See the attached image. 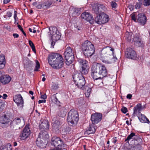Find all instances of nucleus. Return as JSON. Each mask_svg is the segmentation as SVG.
Masks as SVG:
<instances>
[{
    "instance_id": "13d9d810",
    "label": "nucleus",
    "mask_w": 150,
    "mask_h": 150,
    "mask_svg": "<svg viewBox=\"0 0 150 150\" xmlns=\"http://www.w3.org/2000/svg\"><path fill=\"white\" fill-rule=\"evenodd\" d=\"M134 138L136 140V141H139V142H141V141H142V139L138 137H134Z\"/></svg>"
},
{
    "instance_id": "4d7b16f0",
    "label": "nucleus",
    "mask_w": 150,
    "mask_h": 150,
    "mask_svg": "<svg viewBox=\"0 0 150 150\" xmlns=\"http://www.w3.org/2000/svg\"><path fill=\"white\" fill-rule=\"evenodd\" d=\"M7 16L8 17H10L12 16V13L11 12L8 11L7 13Z\"/></svg>"
},
{
    "instance_id": "f257e3e1",
    "label": "nucleus",
    "mask_w": 150,
    "mask_h": 150,
    "mask_svg": "<svg viewBox=\"0 0 150 150\" xmlns=\"http://www.w3.org/2000/svg\"><path fill=\"white\" fill-rule=\"evenodd\" d=\"M107 74V71L104 65L95 63L93 65L91 69V75L96 80L103 78Z\"/></svg>"
},
{
    "instance_id": "412c9836",
    "label": "nucleus",
    "mask_w": 150,
    "mask_h": 150,
    "mask_svg": "<svg viewBox=\"0 0 150 150\" xmlns=\"http://www.w3.org/2000/svg\"><path fill=\"white\" fill-rule=\"evenodd\" d=\"M133 40L135 45L138 47H143L144 44L141 38H139L138 35H136L133 38Z\"/></svg>"
},
{
    "instance_id": "9d476101",
    "label": "nucleus",
    "mask_w": 150,
    "mask_h": 150,
    "mask_svg": "<svg viewBox=\"0 0 150 150\" xmlns=\"http://www.w3.org/2000/svg\"><path fill=\"white\" fill-rule=\"evenodd\" d=\"M99 15L95 18L94 21L96 23L101 25L108 21V18L107 15L104 13H101Z\"/></svg>"
},
{
    "instance_id": "c9c22d12",
    "label": "nucleus",
    "mask_w": 150,
    "mask_h": 150,
    "mask_svg": "<svg viewBox=\"0 0 150 150\" xmlns=\"http://www.w3.org/2000/svg\"><path fill=\"white\" fill-rule=\"evenodd\" d=\"M1 122L3 124H6L9 122V120L6 118V116L5 115L2 118V120H1Z\"/></svg>"
},
{
    "instance_id": "2f4dec72",
    "label": "nucleus",
    "mask_w": 150,
    "mask_h": 150,
    "mask_svg": "<svg viewBox=\"0 0 150 150\" xmlns=\"http://www.w3.org/2000/svg\"><path fill=\"white\" fill-rule=\"evenodd\" d=\"M11 144L9 143L6 145H2L0 147V150H11Z\"/></svg>"
},
{
    "instance_id": "864d4df0",
    "label": "nucleus",
    "mask_w": 150,
    "mask_h": 150,
    "mask_svg": "<svg viewBox=\"0 0 150 150\" xmlns=\"http://www.w3.org/2000/svg\"><path fill=\"white\" fill-rule=\"evenodd\" d=\"M7 95L6 94H3L2 95H0V98L2 97L3 99H5L6 98V97H7Z\"/></svg>"
},
{
    "instance_id": "f3484780",
    "label": "nucleus",
    "mask_w": 150,
    "mask_h": 150,
    "mask_svg": "<svg viewBox=\"0 0 150 150\" xmlns=\"http://www.w3.org/2000/svg\"><path fill=\"white\" fill-rule=\"evenodd\" d=\"M82 18L89 21L91 24L94 22L93 18L91 15L88 12H84L81 15Z\"/></svg>"
},
{
    "instance_id": "6e6d98bb",
    "label": "nucleus",
    "mask_w": 150,
    "mask_h": 150,
    "mask_svg": "<svg viewBox=\"0 0 150 150\" xmlns=\"http://www.w3.org/2000/svg\"><path fill=\"white\" fill-rule=\"evenodd\" d=\"M134 6L132 5H129L128 6L129 8L130 11L133 10L134 9Z\"/></svg>"
},
{
    "instance_id": "dca6fc26",
    "label": "nucleus",
    "mask_w": 150,
    "mask_h": 150,
    "mask_svg": "<svg viewBox=\"0 0 150 150\" xmlns=\"http://www.w3.org/2000/svg\"><path fill=\"white\" fill-rule=\"evenodd\" d=\"M30 132L29 125H26L24 128L23 131L20 135L21 140H24L27 138L30 134Z\"/></svg>"
},
{
    "instance_id": "ddd939ff",
    "label": "nucleus",
    "mask_w": 150,
    "mask_h": 150,
    "mask_svg": "<svg viewBox=\"0 0 150 150\" xmlns=\"http://www.w3.org/2000/svg\"><path fill=\"white\" fill-rule=\"evenodd\" d=\"M104 7L105 6L103 5L95 4H93V6L92 10L94 13L99 14L101 13H103L102 11Z\"/></svg>"
},
{
    "instance_id": "4be33fe9",
    "label": "nucleus",
    "mask_w": 150,
    "mask_h": 150,
    "mask_svg": "<svg viewBox=\"0 0 150 150\" xmlns=\"http://www.w3.org/2000/svg\"><path fill=\"white\" fill-rule=\"evenodd\" d=\"M81 73H80L76 72H74L73 76V81L76 83L77 82H79L81 80V79H83L84 78V77L82 75Z\"/></svg>"
},
{
    "instance_id": "4468645a",
    "label": "nucleus",
    "mask_w": 150,
    "mask_h": 150,
    "mask_svg": "<svg viewBox=\"0 0 150 150\" xmlns=\"http://www.w3.org/2000/svg\"><path fill=\"white\" fill-rule=\"evenodd\" d=\"M102 115L100 113H95L93 114L91 117V120L93 124H97L101 120Z\"/></svg>"
},
{
    "instance_id": "0e129e2a",
    "label": "nucleus",
    "mask_w": 150,
    "mask_h": 150,
    "mask_svg": "<svg viewBox=\"0 0 150 150\" xmlns=\"http://www.w3.org/2000/svg\"><path fill=\"white\" fill-rule=\"evenodd\" d=\"M13 35L14 38H18L19 36L18 35L17 33H13Z\"/></svg>"
},
{
    "instance_id": "052dcab7",
    "label": "nucleus",
    "mask_w": 150,
    "mask_h": 150,
    "mask_svg": "<svg viewBox=\"0 0 150 150\" xmlns=\"http://www.w3.org/2000/svg\"><path fill=\"white\" fill-rule=\"evenodd\" d=\"M46 100L45 99L39 100L38 101V103L39 104L41 103H45Z\"/></svg>"
},
{
    "instance_id": "a211bd4d",
    "label": "nucleus",
    "mask_w": 150,
    "mask_h": 150,
    "mask_svg": "<svg viewBox=\"0 0 150 150\" xmlns=\"http://www.w3.org/2000/svg\"><path fill=\"white\" fill-rule=\"evenodd\" d=\"M13 100L18 106L20 107H23L24 102L23 98L20 94L15 96L13 97Z\"/></svg>"
},
{
    "instance_id": "37998d69",
    "label": "nucleus",
    "mask_w": 150,
    "mask_h": 150,
    "mask_svg": "<svg viewBox=\"0 0 150 150\" xmlns=\"http://www.w3.org/2000/svg\"><path fill=\"white\" fill-rule=\"evenodd\" d=\"M132 150H141V146L140 144L133 146L132 148Z\"/></svg>"
},
{
    "instance_id": "09e8293b",
    "label": "nucleus",
    "mask_w": 150,
    "mask_h": 150,
    "mask_svg": "<svg viewBox=\"0 0 150 150\" xmlns=\"http://www.w3.org/2000/svg\"><path fill=\"white\" fill-rule=\"evenodd\" d=\"M122 112L124 113H126L127 112V110L126 108L124 107L121 109Z\"/></svg>"
},
{
    "instance_id": "8fccbe9b",
    "label": "nucleus",
    "mask_w": 150,
    "mask_h": 150,
    "mask_svg": "<svg viewBox=\"0 0 150 150\" xmlns=\"http://www.w3.org/2000/svg\"><path fill=\"white\" fill-rule=\"evenodd\" d=\"M111 6L112 8H115L117 6V4L114 1H112L111 2Z\"/></svg>"
},
{
    "instance_id": "774afa93",
    "label": "nucleus",
    "mask_w": 150,
    "mask_h": 150,
    "mask_svg": "<svg viewBox=\"0 0 150 150\" xmlns=\"http://www.w3.org/2000/svg\"><path fill=\"white\" fill-rule=\"evenodd\" d=\"M11 0H4V4H6L8 3Z\"/></svg>"
},
{
    "instance_id": "aec40b11",
    "label": "nucleus",
    "mask_w": 150,
    "mask_h": 150,
    "mask_svg": "<svg viewBox=\"0 0 150 150\" xmlns=\"http://www.w3.org/2000/svg\"><path fill=\"white\" fill-rule=\"evenodd\" d=\"M126 57L130 59H134L136 57V54L135 52L131 49L128 50L125 53Z\"/></svg>"
},
{
    "instance_id": "6e6552de",
    "label": "nucleus",
    "mask_w": 150,
    "mask_h": 150,
    "mask_svg": "<svg viewBox=\"0 0 150 150\" xmlns=\"http://www.w3.org/2000/svg\"><path fill=\"white\" fill-rule=\"evenodd\" d=\"M25 122L24 119L22 117L15 118L12 121L10 124L11 127L15 129H20L24 125Z\"/></svg>"
},
{
    "instance_id": "3c124183",
    "label": "nucleus",
    "mask_w": 150,
    "mask_h": 150,
    "mask_svg": "<svg viewBox=\"0 0 150 150\" xmlns=\"http://www.w3.org/2000/svg\"><path fill=\"white\" fill-rule=\"evenodd\" d=\"M134 108H135L137 109H139L142 110V105L141 104L139 103L137 105L136 107H135Z\"/></svg>"
},
{
    "instance_id": "39448f33",
    "label": "nucleus",
    "mask_w": 150,
    "mask_h": 150,
    "mask_svg": "<svg viewBox=\"0 0 150 150\" xmlns=\"http://www.w3.org/2000/svg\"><path fill=\"white\" fill-rule=\"evenodd\" d=\"M51 144L55 147L51 149L50 150H62V148L65 147L62 140L60 138L56 137H54L52 138Z\"/></svg>"
},
{
    "instance_id": "473e14b6",
    "label": "nucleus",
    "mask_w": 150,
    "mask_h": 150,
    "mask_svg": "<svg viewBox=\"0 0 150 150\" xmlns=\"http://www.w3.org/2000/svg\"><path fill=\"white\" fill-rule=\"evenodd\" d=\"M96 129L95 127L92 125H90L88 129L86 131V133L87 134H90L93 133L95 132Z\"/></svg>"
},
{
    "instance_id": "f03ea898",
    "label": "nucleus",
    "mask_w": 150,
    "mask_h": 150,
    "mask_svg": "<svg viewBox=\"0 0 150 150\" xmlns=\"http://www.w3.org/2000/svg\"><path fill=\"white\" fill-rule=\"evenodd\" d=\"M82 49L85 56L88 57H91L95 50L94 45L88 40L85 41L82 44Z\"/></svg>"
},
{
    "instance_id": "20e7f679",
    "label": "nucleus",
    "mask_w": 150,
    "mask_h": 150,
    "mask_svg": "<svg viewBox=\"0 0 150 150\" xmlns=\"http://www.w3.org/2000/svg\"><path fill=\"white\" fill-rule=\"evenodd\" d=\"M49 136L47 132L45 130H42L39 133V137L36 141L37 145L41 147V146L48 141Z\"/></svg>"
},
{
    "instance_id": "603ef678",
    "label": "nucleus",
    "mask_w": 150,
    "mask_h": 150,
    "mask_svg": "<svg viewBox=\"0 0 150 150\" xmlns=\"http://www.w3.org/2000/svg\"><path fill=\"white\" fill-rule=\"evenodd\" d=\"M58 88V86L55 84H54L52 87V89L54 90H55L57 89Z\"/></svg>"
},
{
    "instance_id": "c85d7f7f",
    "label": "nucleus",
    "mask_w": 150,
    "mask_h": 150,
    "mask_svg": "<svg viewBox=\"0 0 150 150\" xmlns=\"http://www.w3.org/2000/svg\"><path fill=\"white\" fill-rule=\"evenodd\" d=\"M6 63L5 57L3 55L0 56V69H2L4 67Z\"/></svg>"
},
{
    "instance_id": "a19ab883",
    "label": "nucleus",
    "mask_w": 150,
    "mask_h": 150,
    "mask_svg": "<svg viewBox=\"0 0 150 150\" xmlns=\"http://www.w3.org/2000/svg\"><path fill=\"white\" fill-rule=\"evenodd\" d=\"M52 122H56L57 121H59V117L57 116L54 115H53L52 117Z\"/></svg>"
},
{
    "instance_id": "a878e982",
    "label": "nucleus",
    "mask_w": 150,
    "mask_h": 150,
    "mask_svg": "<svg viewBox=\"0 0 150 150\" xmlns=\"http://www.w3.org/2000/svg\"><path fill=\"white\" fill-rule=\"evenodd\" d=\"M60 124L59 121H57L56 122L52 123V127L53 130L56 133L59 132V128Z\"/></svg>"
},
{
    "instance_id": "a18cd8bd",
    "label": "nucleus",
    "mask_w": 150,
    "mask_h": 150,
    "mask_svg": "<svg viewBox=\"0 0 150 150\" xmlns=\"http://www.w3.org/2000/svg\"><path fill=\"white\" fill-rule=\"evenodd\" d=\"M91 91V88H88L87 90V91L86 92L85 94L86 97H88L90 94V93Z\"/></svg>"
},
{
    "instance_id": "7ed1b4c3",
    "label": "nucleus",
    "mask_w": 150,
    "mask_h": 150,
    "mask_svg": "<svg viewBox=\"0 0 150 150\" xmlns=\"http://www.w3.org/2000/svg\"><path fill=\"white\" fill-rule=\"evenodd\" d=\"M79 115L76 110L71 109L68 113L67 121L68 124L72 126L76 124L79 120Z\"/></svg>"
},
{
    "instance_id": "72a5a7b5",
    "label": "nucleus",
    "mask_w": 150,
    "mask_h": 150,
    "mask_svg": "<svg viewBox=\"0 0 150 150\" xmlns=\"http://www.w3.org/2000/svg\"><path fill=\"white\" fill-rule=\"evenodd\" d=\"M52 4V2L50 1H48L43 4V7L45 8H47L50 7Z\"/></svg>"
},
{
    "instance_id": "338daca9",
    "label": "nucleus",
    "mask_w": 150,
    "mask_h": 150,
    "mask_svg": "<svg viewBox=\"0 0 150 150\" xmlns=\"http://www.w3.org/2000/svg\"><path fill=\"white\" fill-rule=\"evenodd\" d=\"M58 115H59L60 116H62V113L61 112V110H59L58 111Z\"/></svg>"
},
{
    "instance_id": "1a4fd4ad",
    "label": "nucleus",
    "mask_w": 150,
    "mask_h": 150,
    "mask_svg": "<svg viewBox=\"0 0 150 150\" xmlns=\"http://www.w3.org/2000/svg\"><path fill=\"white\" fill-rule=\"evenodd\" d=\"M50 32H48V34L50 35L51 40L53 39V40L57 41L59 40L61 38L60 33L57 30V28L55 27H50L49 28Z\"/></svg>"
},
{
    "instance_id": "cd10ccee",
    "label": "nucleus",
    "mask_w": 150,
    "mask_h": 150,
    "mask_svg": "<svg viewBox=\"0 0 150 150\" xmlns=\"http://www.w3.org/2000/svg\"><path fill=\"white\" fill-rule=\"evenodd\" d=\"M23 62L25 68H28L33 66V62L28 59H24Z\"/></svg>"
},
{
    "instance_id": "e433bc0d",
    "label": "nucleus",
    "mask_w": 150,
    "mask_h": 150,
    "mask_svg": "<svg viewBox=\"0 0 150 150\" xmlns=\"http://www.w3.org/2000/svg\"><path fill=\"white\" fill-rule=\"evenodd\" d=\"M29 43L30 46L31 47V48L32 50L35 53H36V51L35 46L34 45V44L32 42L31 40L29 41Z\"/></svg>"
},
{
    "instance_id": "423d86ee",
    "label": "nucleus",
    "mask_w": 150,
    "mask_h": 150,
    "mask_svg": "<svg viewBox=\"0 0 150 150\" xmlns=\"http://www.w3.org/2000/svg\"><path fill=\"white\" fill-rule=\"evenodd\" d=\"M66 61L65 63L67 65L71 64L74 59V56L72 50L69 47H67L64 53Z\"/></svg>"
},
{
    "instance_id": "bb28decb",
    "label": "nucleus",
    "mask_w": 150,
    "mask_h": 150,
    "mask_svg": "<svg viewBox=\"0 0 150 150\" xmlns=\"http://www.w3.org/2000/svg\"><path fill=\"white\" fill-rule=\"evenodd\" d=\"M49 127L48 122L45 120L41 122L39 125V127L40 129H48Z\"/></svg>"
},
{
    "instance_id": "9b49d317",
    "label": "nucleus",
    "mask_w": 150,
    "mask_h": 150,
    "mask_svg": "<svg viewBox=\"0 0 150 150\" xmlns=\"http://www.w3.org/2000/svg\"><path fill=\"white\" fill-rule=\"evenodd\" d=\"M78 61L81 66L80 71L82 74H85L88 72V69L87 68V62L85 60L82 59H79Z\"/></svg>"
},
{
    "instance_id": "69168bd1",
    "label": "nucleus",
    "mask_w": 150,
    "mask_h": 150,
    "mask_svg": "<svg viewBox=\"0 0 150 150\" xmlns=\"http://www.w3.org/2000/svg\"><path fill=\"white\" fill-rule=\"evenodd\" d=\"M51 41H52L51 42V45L53 46L54 45V41L55 40H53V39L52 40H51V38L50 39Z\"/></svg>"
},
{
    "instance_id": "e2e57ef3",
    "label": "nucleus",
    "mask_w": 150,
    "mask_h": 150,
    "mask_svg": "<svg viewBox=\"0 0 150 150\" xmlns=\"http://www.w3.org/2000/svg\"><path fill=\"white\" fill-rule=\"evenodd\" d=\"M132 96L131 94H128L127 96V99H131L132 97Z\"/></svg>"
},
{
    "instance_id": "4c0bfd02",
    "label": "nucleus",
    "mask_w": 150,
    "mask_h": 150,
    "mask_svg": "<svg viewBox=\"0 0 150 150\" xmlns=\"http://www.w3.org/2000/svg\"><path fill=\"white\" fill-rule=\"evenodd\" d=\"M134 112L132 115V117L135 116V115H137V114H139L140 113V111L141 110L139 109H137L135 108H134Z\"/></svg>"
},
{
    "instance_id": "5701e85b",
    "label": "nucleus",
    "mask_w": 150,
    "mask_h": 150,
    "mask_svg": "<svg viewBox=\"0 0 150 150\" xmlns=\"http://www.w3.org/2000/svg\"><path fill=\"white\" fill-rule=\"evenodd\" d=\"M71 130V129L67 124H64L61 127V132L63 134H69Z\"/></svg>"
},
{
    "instance_id": "0eeeda50",
    "label": "nucleus",
    "mask_w": 150,
    "mask_h": 150,
    "mask_svg": "<svg viewBox=\"0 0 150 150\" xmlns=\"http://www.w3.org/2000/svg\"><path fill=\"white\" fill-rule=\"evenodd\" d=\"M114 50V49L109 46L104 48L101 52V57L103 58L105 57H109L110 56H111L112 57V59L117 60L116 57L114 56L113 51Z\"/></svg>"
},
{
    "instance_id": "ea45409f",
    "label": "nucleus",
    "mask_w": 150,
    "mask_h": 150,
    "mask_svg": "<svg viewBox=\"0 0 150 150\" xmlns=\"http://www.w3.org/2000/svg\"><path fill=\"white\" fill-rule=\"evenodd\" d=\"M135 133L133 132L131 133L130 135L128 136L127 138L125 139V141H127L129 140L132 138V137H133L135 136Z\"/></svg>"
},
{
    "instance_id": "c756f323",
    "label": "nucleus",
    "mask_w": 150,
    "mask_h": 150,
    "mask_svg": "<svg viewBox=\"0 0 150 150\" xmlns=\"http://www.w3.org/2000/svg\"><path fill=\"white\" fill-rule=\"evenodd\" d=\"M85 79L84 78L83 79H81L80 81L75 84L79 88H83V86L85 84Z\"/></svg>"
},
{
    "instance_id": "393cba45",
    "label": "nucleus",
    "mask_w": 150,
    "mask_h": 150,
    "mask_svg": "<svg viewBox=\"0 0 150 150\" xmlns=\"http://www.w3.org/2000/svg\"><path fill=\"white\" fill-rule=\"evenodd\" d=\"M70 11L73 16H79L81 12L80 8H71L70 9Z\"/></svg>"
},
{
    "instance_id": "f8f14e48",
    "label": "nucleus",
    "mask_w": 150,
    "mask_h": 150,
    "mask_svg": "<svg viewBox=\"0 0 150 150\" xmlns=\"http://www.w3.org/2000/svg\"><path fill=\"white\" fill-rule=\"evenodd\" d=\"M62 57V56L59 54L51 53L49 55L48 57V63L50 65Z\"/></svg>"
},
{
    "instance_id": "2eb2a0df",
    "label": "nucleus",
    "mask_w": 150,
    "mask_h": 150,
    "mask_svg": "<svg viewBox=\"0 0 150 150\" xmlns=\"http://www.w3.org/2000/svg\"><path fill=\"white\" fill-rule=\"evenodd\" d=\"M63 59L62 57L59 59L57 60L55 62H54L50 64L51 67L55 69H59L62 67L64 64Z\"/></svg>"
},
{
    "instance_id": "49530a36",
    "label": "nucleus",
    "mask_w": 150,
    "mask_h": 150,
    "mask_svg": "<svg viewBox=\"0 0 150 150\" xmlns=\"http://www.w3.org/2000/svg\"><path fill=\"white\" fill-rule=\"evenodd\" d=\"M18 28L21 31V32L23 33V35L25 36H26V33H25L24 31L23 30V28L21 27V26L20 25H18Z\"/></svg>"
},
{
    "instance_id": "f704fd0d",
    "label": "nucleus",
    "mask_w": 150,
    "mask_h": 150,
    "mask_svg": "<svg viewBox=\"0 0 150 150\" xmlns=\"http://www.w3.org/2000/svg\"><path fill=\"white\" fill-rule=\"evenodd\" d=\"M132 32L127 33L126 34V39L128 42L130 41L132 38Z\"/></svg>"
},
{
    "instance_id": "5fc2aeb1",
    "label": "nucleus",
    "mask_w": 150,
    "mask_h": 150,
    "mask_svg": "<svg viewBox=\"0 0 150 150\" xmlns=\"http://www.w3.org/2000/svg\"><path fill=\"white\" fill-rule=\"evenodd\" d=\"M42 6L43 4H39L36 6V7L38 9H40Z\"/></svg>"
},
{
    "instance_id": "b1692460",
    "label": "nucleus",
    "mask_w": 150,
    "mask_h": 150,
    "mask_svg": "<svg viewBox=\"0 0 150 150\" xmlns=\"http://www.w3.org/2000/svg\"><path fill=\"white\" fill-rule=\"evenodd\" d=\"M11 80V77L9 76L6 75L1 76L0 77V81L1 83L4 84L8 83Z\"/></svg>"
},
{
    "instance_id": "79ce46f5",
    "label": "nucleus",
    "mask_w": 150,
    "mask_h": 150,
    "mask_svg": "<svg viewBox=\"0 0 150 150\" xmlns=\"http://www.w3.org/2000/svg\"><path fill=\"white\" fill-rule=\"evenodd\" d=\"M130 16L132 20L135 22H137V16L136 18V14L135 13H133Z\"/></svg>"
},
{
    "instance_id": "58836bf2",
    "label": "nucleus",
    "mask_w": 150,
    "mask_h": 150,
    "mask_svg": "<svg viewBox=\"0 0 150 150\" xmlns=\"http://www.w3.org/2000/svg\"><path fill=\"white\" fill-rule=\"evenodd\" d=\"M35 62L36 63V65L35 67V69L34 71H39L38 69L40 68V64L39 62L37 60H36Z\"/></svg>"
},
{
    "instance_id": "7c9ffc66",
    "label": "nucleus",
    "mask_w": 150,
    "mask_h": 150,
    "mask_svg": "<svg viewBox=\"0 0 150 150\" xmlns=\"http://www.w3.org/2000/svg\"><path fill=\"white\" fill-rule=\"evenodd\" d=\"M141 116H139L138 117L140 121L143 123L149 122V121L147 117L144 115L141 114Z\"/></svg>"
},
{
    "instance_id": "bf43d9fd",
    "label": "nucleus",
    "mask_w": 150,
    "mask_h": 150,
    "mask_svg": "<svg viewBox=\"0 0 150 150\" xmlns=\"http://www.w3.org/2000/svg\"><path fill=\"white\" fill-rule=\"evenodd\" d=\"M74 27L75 28L77 29V30H80V27L77 25V23H76V24L74 25Z\"/></svg>"
},
{
    "instance_id": "680f3d73",
    "label": "nucleus",
    "mask_w": 150,
    "mask_h": 150,
    "mask_svg": "<svg viewBox=\"0 0 150 150\" xmlns=\"http://www.w3.org/2000/svg\"><path fill=\"white\" fill-rule=\"evenodd\" d=\"M41 98L42 99H44L46 98H47V96L46 94H44L43 95H42L41 96Z\"/></svg>"
},
{
    "instance_id": "6ab92c4d",
    "label": "nucleus",
    "mask_w": 150,
    "mask_h": 150,
    "mask_svg": "<svg viewBox=\"0 0 150 150\" xmlns=\"http://www.w3.org/2000/svg\"><path fill=\"white\" fill-rule=\"evenodd\" d=\"M146 21V17L144 13L138 14L137 16V22L140 23L142 25H144Z\"/></svg>"
},
{
    "instance_id": "de8ad7c7",
    "label": "nucleus",
    "mask_w": 150,
    "mask_h": 150,
    "mask_svg": "<svg viewBox=\"0 0 150 150\" xmlns=\"http://www.w3.org/2000/svg\"><path fill=\"white\" fill-rule=\"evenodd\" d=\"M142 4V3H136V5H135V8L137 9L140 8Z\"/></svg>"
},
{
    "instance_id": "c03bdc74",
    "label": "nucleus",
    "mask_w": 150,
    "mask_h": 150,
    "mask_svg": "<svg viewBox=\"0 0 150 150\" xmlns=\"http://www.w3.org/2000/svg\"><path fill=\"white\" fill-rule=\"evenodd\" d=\"M144 5L146 6H147L150 5V0H144Z\"/></svg>"
}]
</instances>
